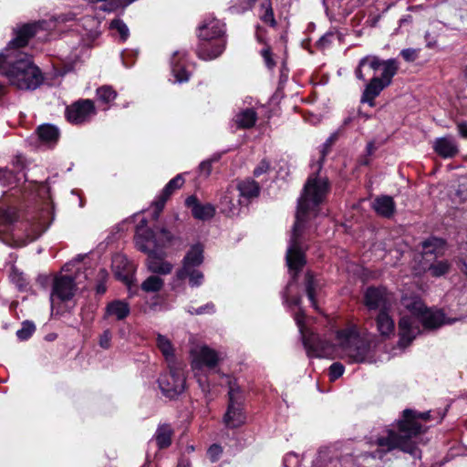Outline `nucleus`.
Returning a JSON list of instances; mask_svg holds the SVG:
<instances>
[{"label": "nucleus", "instance_id": "obj_1", "mask_svg": "<svg viewBox=\"0 0 467 467\" xmlns=\"http://www.w3.org/2000/svg\"><path fill=\"white\" fill-rule=\"evenodd\" d=\"M295 320L302 334L303 344L310 358H326L336 354L349 363L364 362L370 351L376 337L370 333L360 334L356 326H351L337 333V345L321 338L317 334L304 331V314H296Z\"/></svg>", "mask_w": 467, "mask_h": 467}, {"label": "nucleus", "instance_id": "obj_2", "mask_svg": "<svg viewBox=\"0 0 467 467\" xmlns=\"http://www.w3.org/2000/svg\"><path fill=\"white\" fill-rule=\"evenodd\" d=\"M329 192L327 178L320 177L317 173L311 174L304 186L301 196L297 202L296 222L292 229L290 244L286 252V263L291 271H294L293 281L306 265L305 253L302 248L301 236L306 223L315 218L319 212V205L326 199Z\"/></svg>", "mask_w": 467, "mask_h": 467}, {"label": "nucleus", "instance_id": "obj_3", "mask_svg": "<svg viewBox=\"0 0 467 467\" xmlns=\"http://www.w3.org/2000/svg\"><path fill=\"white\" fill-rule=\"evenodd\" d=\"M38 27L37 24L23 26L17 30L16 37L0 52V71L9 84L18 89H36L44 80L40 69L30 57L20 50L36 34Z\"/></svg>", "mask_w": 467, "mask_h": 467}, {"label": "nucleus", "instance_id": "obj_4", "mask_svg": "<svg viewBox=\"0 0 467 467\" xmlns=\"http://www.w3.org/2000/svg\"><path fill=\"white\" fill-rule=\"evenodd\" d=\"M429 419L430 411L418 412L411 409H406L397 421V431L388 430L387 436L378 438L376 444L384 448L385 451L399 449L414 458H420L421 451L413 439L423 432V427L419 420H428Z\"/></svg>", "mask_w": 467, "mask_h": 467}, {"label": "nucleus", "instance_id": "obj_5", "mask_svg": "<svg viewBox=\"0 0 467 467\" xmlns=\"http://www.w3.org/2000/svg\"><path fill=\"white\" fill-rule=\"evenodd\" d=\"M401 305L412 317L404 316L399 321L400 347H408L420 334V327L415 325L414 318L419 320L425 328H436L443 324V314L428 308L419 297L403 296Z\"/></svg>", "mask_w": 467, "mask_h": 467}, {"label": "nucleus", "instance_id": "obj_6", "mask_svg": "<svg viewBox=\"0 0 467 467\" xmlns=\"http://www.w3.org/2000/svg\"><path fill=\"white\" fill-rule=\"evenodd\" d=\"M145 226L146 221L142 220L137 226L135 240L138 248L149 254L147 259L149 270L155 274H170L172 265L162 259V250L171 241V234L165 229L153 232L146 229Z\"/></svg>", "mask_w": 467, "mask_h": 467}, {"label": "nucleus", "instance_id": "obj_7", "mask_svg": "<svg viewBox=\"0 0 467 467\" xmlns=\"http://www.w3.org/2000/svg\"><path fill=\"white\" fill-rule=\"evenodd\" d=\"M203 262V246L201 244H194L183 258L182 267L177 272L180 279H189L190 284L200 285L202 282V265Z\"/></svg>", "mask_w": 467, "mask_h": 467}, {"label": "nucleus", "instance_id": "obj_8", "mask_svg": "<svg viewBox=\"0 0 467 467\" xmlns=\"http://www.w3.org/2000/svg\"><path fill=\"white\" fill-rule=\"evenodd\" d=\"M226 46L225 25L213 19L206 25V59L222 55Z\"/></svg>", "mask_w": 467, "mask_h": 467}, {"label": "nucleus", "instance_id": "obj_9", "mask_svg": "<svg viewBox=\"0 0 467 467\" xmlns=\"http://www.w3.org/2000/svg\"><path fill=\"white\" fill-rule=\"evenodd\" d=\"M395 76V67L392 62L387 64L384 72L380 76L373 77L366 85L362 96L361 102L368 103L373 107L374 99L380 94V92L392 83V78Z\"/></svg>", "mask_w": 467, "mask_h": 467}, {"label": "nucleus", "instance_id": "obj_10", "mask_svg": "<svg viewBox=\"0 0 467 467\" xmlns=\"http://www.w3.org/2000/svg\"><path fill=\"white\" fill-rule=\"evenodd\" d=\"M394 295L383 286H368L364 292L363 303L369 311L391 310L394 304Z\"/></svg>", "mask_w": 467, "mask_h": 467}, {"label": "nucleus", "instance_id": "obj_11", "mask_svg": "<svg viewBox=\"0 0 467 467\" xmlns=\"http://www.w3.org/2000/svg\"><path fill=\"white\" fill-rule=\"evenodd\" d=\"M168 368L169 372L162 374L158 382L161 392L166 397L173 399L183 391L185 378L179 366Z\"/></svg>", "mask_w": 467, "mask_h": 467}, {"label": "nucleus", "instance_id": "obj_12", "mask_svg": "<svg viewBox=\"0 0 467 467\" xmlns=\"http://www.w3.org/2000/svg\"><path fill=\"white\" fill-rule=\"evenodd\" d=\"M189 360L199 385L204 377V342L202 336H191L189 339Z\"/></svg>", "mask_w": 467, "mask_h": 467}, {"label": "nucleus", "instance_id": "obj_13", "mask_svg": "<svg viewBox=\"0 0 467 467\" xmlns=\"http://www.w3.org/2000/svg\"><path fill=\"white\" fill-rule=\"evenodd\" d=\"M96 114L94 103L90 99H80L66 109V117L70 123L82 124Z\"/></svg>", "mask_w": 467, "mask_h": 467}, {"label": "nucleus", "instance_id": "obj_14", "mask_svg": "<svg viewBox=\"0 0 467 467\" xmlns=\"http://www.w3.org/2000/svg\"><path fill=\"white\" fill-rule=\"evenodd\" d=\"M76 291L74 280L70 276L59 275L54 279L52 292L50 295L51 308L57 301H68L70 300Z\"/></svg>", "mask_w": 467, "mask_h": 467}, {"label": "nucleus", "instance_id": "obj_15", "mask_svg": "<svg viewBox=\"0 0 467 467\" xmlns=\"http://www.w3.org/2000/svg\"><path fill=\"white\" fill-rule=\"evenodd\" d=\"M389 62H392V64L394 65L395 75H396L399 70V63L396 59L390 58V59H387V60H381L379 57H377L375 55H368V56L362 57L358 61V65L355 69V76L358 79L364 81V80H366V76L363 72L364 67L368 66L373 71L381 69L382 72H384L387 64Z\"/></svg>", "mask_w": 467, "mask_h": 467}, {"label": "nucleus", "instance_id": "obj_16", "mask_svg": "<svg viewBox=\"0 0 467 467\" xmlns=\"http://www.w3.org/2000/svg\"><path fill=\"white\" fill-rule=\"evenodd\" d=\"M184 182L185 180L183 178V174H178L165 185L162 192L157 197V199L153 202V218L155 220L158 219L169 197L177 189H180L183 185Z\"/></svg>", "mask_w": 467, "mask_h": 467}, {"label": "nucleus", "instance_id": "obj_17", "mask_svg": "<svg viewBox=\"0 0 467 467\" xmlns=\"http://www.w3.org/2000/svg\"><path fill=\"white\" fill-rule=\"evenodd\" d=\"M112 268L115 275L125 284L130 285L132 282V266L123 255L118 254L113 257Z\"/></svg>", "mask_w": 467, "mask_h": 467}, {"label": "nucleus", "instance_id": "obj_18", "mask_svg": "<svg viewBox=\"0 0 467 467\" xmlns=\"http://www.w3.org/2000/svg\"><path fill=\"white\" fill-rule=\"evenodd\" d=\"M435 152L442 158H452L458 151V145L451 137L438 138L433 145Z\"/></svg>", "mask_w": 467, "mask_h": 467}, {"label": "nucleus", "instance_id": "obj_19", "mask_svg": "<svg viewBox=\"0 0 467 467\" xmlns=\"http://www.w3.org/2000/svg\"><path fill=\"white\" fill-rule=\"evenodd\" d=\"M130 306L123 300H114L109 302L105 309V318L113 320H123L130 314Z\"/></svg>", "mask_w": 467, "mask_h": 467}, {"label": "nucleus", "instance_id": "obj_20", "mask_svg": "<svg viewBox=\"0 0 467 467\" xmlns=\"http://www.w3.org/2000/svg\"><path fill=\"white\" fill-rule=\"evenodd\" d=\"M389 311L379 312L375 318L377 330L383 337H389L395 330V323L389 315Z\"/></svg>", "mask_w": 467, "mask_h": 467}, {"label": "nucleus", "instance_id": "obj_21", "mask_svg": "<svg viewBox=\"0 0 467 467\" xmlns=\"http://www.w3.org/2000/svg\"><path fill=\"white\" fill-rule=\"evenodd\" d=\"M157 347L159 350L161 352L164 357L168 367H175L178 366L176 357H175V348L171 343V341L165 336L159 334L157 336L156 340Z\"/></svg>", "mask_w": 467, "mask_h": 467}, {"label": "nucleus", "instance_id": "obj_22", "mask_svg": "<svg viewBox=\"0 0 467 467\" xmlns=\"http://www.w3.org/2000/svg\"><path fill=\"white\" fill-rule=\"evenodd\" d=\"M244 406L228 405L223 420L229 428H238L245 422Z\"/></svg>", "mask_w": 467, "mask_h": 467}, {"label": "nucleus", "instance_id": "obj_23", "mask_svg": "<svg viewBox=\"0 0 467 467\" xmlns=\"http://www.w3.org/2000/svg\"><path fill=\"white\" fill-rule=\"evenodd\" d=\"M372 208L379 215L389 218L394 214L396 206L392 197L382 195L373 201Z\"/></svg>", "mask_w": 467, "mask_h": 467}, {"label": "nucleus", "instance_id": "obj_24", "mask_svg": "<svg viewBox=\"0 0 467 467\" xmlns=\"http://www.w3.org/2000/svg\"><path fill=\"white\" fill-rule=\"evenodd\" d=\"M26 180L23 167H17L16 173L7 168H0V183L3 186L16 187L20 182Z\"/></svg>", "mask_w": 467, "mask_h": 467}, {"label": "nucleus", "instance_id": "obj_25", "mask_svg": "<svg viewBox=\"0 0 467 467\" xmlns=\"http://www.w3.org/2000/svg\"><path fill=\"white\" fill-rule=\"evenodd\" d=\"M257 120V113L253 109H245L239 111L233 119L237 129L246 130L254 126Z\"/></svg>", "mask_w": 467, "mask_h": 467}, {"label": "nucleus", "instance_id": "obj_26", "mask_svg": "<svg viewBox=\"0 0 467 467\" xmlns=\"http://www.w3.org/2000/svg\"><path fill=\"white\" fill-rule=\"evenodd\" d=\"M184 55L181 52H175L171 58V71L176 82L182 83L189 79V72L182 61Z\"/></svg>", "mask_w": 467, "mask_h": 467}, {"label": "nucleus", "instance_id": "obj_27", "mask_svg": "<svg viewBox=\"0 0 467 467\" xmlns=\"http://www.w3.org/2000/svg\"><path fill=\"white\" fill-rule=\"evenodd\" d=\"M219 208L225 215L234 216L239 213L240 202H234L233 192L227 190L220 200Z\"/></svg>", "mask_w": 467, "mask_h": 467}, {"label": "nucleus", "instance_id": "obj_28", "mask_svg": "<svg viewBox=\"0 0 467 467\" xmlns=\"http://www.w3.org/2000/svg\"><path fill=\"white\" fill-rule=\"evenodd\" d=\"M237 189L240 192V196L248 200L259 196L261 190L258 182L251 178L239 182Z\"/></svg>", "mask_w": 467, "mask_h": 467}, {"label": "nucleus", "instance_id": "obj_29", "mask_svg": "<svg viewBox=\"0 0 467 467\" xmlns=\"http://www.w3.org/2000/svg\"><path fill=\"white\" fill-rule=\"evenodd\" d=\"M226 382L228 385V396H229V403L228 405H235V406H244V391L241 389L239 385L235 380H233L230 378H226Z\"/></svg>", "mask_w": 467, "mask_h": 467}, {"label": "nucleus", "instance_id": "obj_30", "mask_svg": "<svg viewBox=\"0 0 467 467\" xmlns=\"http://www.w3.org/2000/svg\"><path fill=\"white\" fill-rule=\"evenodd\" d=\"M36 132L39 140L43 143L48 145L55 144L59 136L58 130L55 126L49 124L39 126Z\"/></svg>", "mask_w": 467, "mask_h": 467}, {"label": "nucleus", "instance_id": "obj_31", "mask_svg": "<svg viewBox=\"0 0 467 467\" xmlns=\"http://www.w3.org/2000/svg\"><path fill=\"white\" fill-rule=\"evenodd\" d=\"M305 286L308 299L314 307H317L316 294L320 289V284L311 272H306L305 275Z\"/></svg>", "mask_w": 467, "mask_h": 467}, {"label": "nucleus", "instance_id": "obj_32", "mask_svg": "<svg viewBox=\"0 0 467 467\" xmlns=\"http://www.w3.org/2000/svg\"><path fill=\"white\" fill-rule=\"evenodd\" d=\"M260 15L259 17L261 21L269 25L272 27H275L277 26V22L275 18L274 10L272 7L271 0H263L260 5Z\"/></svg>", "mask_w": 467, "mask_h": 467}, {"label": "nucleus", "instance_id": "obj_33", "mask_svg": "<svg viewBox=\"0 0 467 467\" xmlns=\"http://www.w3.org/2000/svg\"><path fill=\"white\" fill-rule=\"evenodd\" d=\"M171 435L172 431L169 425L164 424L160 426L155 433V440L158 447L160 449L169 447L171 443Z\"/></svg>", "mask_w": 467, "mask_h": 467}, {"label": "nucleus", "instance_id": "obj_34", "mask_svg": "<svg viewBox=\"0 0 467 467\" xmlns=\"http://www.w3.org/2000/svg\"><path fill=\"white\" fill-rule=\"evenodd\" d=\"M258 0H234L229 7L232 14L242 15L250 11Z\"/></svg>", "mask_w": 467, "mask_h": 467}, {"label": "nucleus", "instance_id": "obj_35", "mask_svg": "<svg viewBox=\"0 0 467 467\" xmlns=\"http://www.w3.org/2000/svg\"><path fill=\"white\" fill-rule=\"evenodd\" d=\"M116 97L117 92L109 86H102L97 89V99L100 103L109 105Z\"/></svg>", "mask_w": 467, "mask_h": 467}, {"label": "nucleus", "instance_id": "obj_36", "mask_svg": "<svg viewBox=\"0 0 467 467\" xmlns=\"http://www.w3.org/2000/svg\"><path fill=\"white\" fill-rule=\"evenodd\" d=\"M163 280L156 275L149 276L142 284L141 289L145 292H159L163 286Z\"/></svg>", "mask_w": 467, "mask_h": 467}, {"label": "nucleus", "instance_id": "obj_37", "mask_svg": "<svg viewBox=\"0 0 467 467\" xmlns=\"http://www.w3.org/2000/svg\"><path fill=\"white\" fill-rule=\"evenodd\" d=\"M339 137V130L333 132L323 144V148L321 150V157L318 161L317 173L322 168L323 161L325 160L326 155L328 153L330 147L337 140Z\"/></svg>", "mask_w": 467, "mask_h": 467}, {"label": "nucleus", "instance_id": "obj_38", "mask_svg": "<svg viewBox=\"0 0 467 467\" xmlns=\"http://www.w3.org/2000/svg\"><path fill=\"white\" fill-rule=\"evenodd\" d=\"M185 204L191 208L192 215L197 219L204 218V206L200 204L194 196H190L186 199Z\"/></svg>", "mask_w": 467, "mask_h": 467}, {"label": "nucleus", "instance_id": "obj_39", "mask_svg": "<svg viewBox=\"0 0 467 467\" xmlns=\"http://www.w3.org/2000/svg\"><path fill=\"white\" fill-rule=\"evenodd\" d=\"M26 243L32 242L38 238L45 231L44 226L40 223H34L26 225Z\"/></svg>", "mask_w": 467, "mask_h": 467}, {"label": "nucleus", "instance_id": "obj_40", "mask_svg": "<svg viewBox=\"0 0 467 467\" xmlns=\"http://www.w3.org/2000/svg\"><path fill=\"white\" fill-rule=\"evenodd\" d=\"M223 359V357L221 353L206 347V370L213 368Z\"/></svg>", "mask_w": 467, "mask_h": 467}, {"label": "nucleus", "instance_id": "obj_41", "mask_svg": "<svg viewBox=\"0 0 467 467\" xmlns=\"http://www.w3.org/2000/svg\"><path fill=\"white\" fill-rule=\"evenodd\" d=\"M449 268L450 265L447 261H439L435 264H432L430 266L429 271L431 272V275L439 277L445 275L449 271Z\"/></svg>", "mask_w": 467, "mask_h": 467}, {"label": "nucleus", "instance_id": "obj_42", "mask_svg": "<svg viewBox=\"0 0 467 467\" xmlns=\"http://www.w3.org/2000/svg\"><path fill=\"white\" fill-rule=\"evenodd\" d=\"M443 241L439 238H430L422 243L425 254H434L436 250L442 247Z\"/></svg>", "mask_w": 467, "mask_h": 467}, {"label": "nucleus", "instance_id": "obj_43", "mask_svg": "<svg viewBox=\"0 0 467 467\" xmlns=\"http://www.w3.org/2000/svg\"><path fill=\"white\" fill-rule=\"evenodd\" d=\"M110 28L115 29L120 35L122 40H126L129 36V28L128 26L119 19L112 20L110 23Z\"/></svg>", "mask_w": 467, "mask_h": 467}, {"label": "nucleus", "instance_id": "obj_44", "mask_svg": "<svg viewBox=\"0 0 467 467\" xmlns=\"http://www.w3.org/2000/svg\"><path fill=\"white\" fill-rule=\"evenodd\" d=\"M260 54L263 57L265 64L268 68H274L275 67L276 63L273 58V53L270 45H266V47H264L260 51Z\"/></svg>", "mask_w": 467, "mask_h": 467}, {"label": "nucleus", "instance_id": "obj_45", "mask_svg": "<svg viewBox=\"0 0 467 467\" xmlns=\"http://www.w3.org/2000/svg\"><path fill=\"white\" fill-rule=\"evenodd\" d=\"M35 331V326L31 323H23L22 328L16 331V336L21 340L27 339Z\"/></svg>", "mask_w": 467, "mask_h": 467}, {"label": "nucleus", "instance_id": "obj_46", "mask_svg": "<svg viewBox=\"0 0 467 467\" xmlns=\"http://www.w3.org/2000/svg\"><path fill=\"white\" fill-rule=\"evenodd\" d=\"M17 218V212L14 208H8L0 213V221L13 223Z\"/></svg>", "mask_w": 467, "mask_h": 467}, {"label": "nucleus", "instance_id": "obj_47", "mask_svg": "<svg viewBox=\"0 0 467 467\" xmlns=\"http://www.w3.org/2000/svg\"><path fill=\"white\" fill-rule=\"evenodd\" d=\"M345 368L339 362H335L329 367V377L331 380H336L344 373Z\"/></svg>", "mask_w": 467, "mask_h": 467}, {"label": "nucleus", "instance_id": "obj_48", "mask_svg": "<svg viewBox=\"0 0 467 467\" xmlns=\"http://www.w3.org/2000/svg\"><path fill=\"white\" fill-rule=\"evenodd\" d=\"M207 454L211 462H217L223 454V448L219 444H213L209 447Z\"/></svg>", "mask_w": 467, "mask_h": 467}, {"label": "nucleus", "instance_id": "obj_49", "mask_svg": "<svg viewBox=\"0 0 467 467\" xmlns=\"http://www.w3.org/2000/svg\"><path fill=\"white\" fill-rule=\"evenodd\" d=\"M112 334L109 329L105 330L99 337V344L102 348L108 349L110 347Z\"/></svg>", "mask_w": 467, "mask_h": 467}, {"label": "nucleus", "instance_id": "obj_50", "mask_svg": "<svg viewBox=\"0 0 467 467\" xmlns=\"http://www.w3.org/2000/svg\"><path fill=\"white\" fill-rule=\"evenodd\" d=\"M270 170V163L265 159L262 160L259 164L254 170V175L259 177L264 173H266Z\"/></svg>", "mask_w": 467, "mask_h": 467}, {"label": "nucleus", "instance_id": "obj_51", "mask_svg": "<svg viewBox=\"0 0 467 467\" xmlns=\"http://www.w3.org/2000/svg\"><path fill=\"white\" fill-rule=\"evenodd\" d=\"M265 30L261 26H256L255 27V39L259 44L264 45V47H266V45H269L265 36Z\"/></svg>", "mask_w": 467, "mask_h": 467}, {"label": "nucleus", "instance_id": "obj_52", "mask_svg": "<svg viewBox=\"0 0 467 467\" xmlns=\"http://www.w3.org/2000/svg\"><path fill=\"white\" fill-rule=\"evenodd\" d=\"M400 55L406 61L412 62L417 58L418 52L413 48H406L401 50Z\"/></svg>", "mask_w": 467, "mask_h": 467}, {"label": "nucleus", "instance_id": "obj_53", "mask_svg": "<svg viewBox=\"0 0 467 467\" xmlns=\"http://www.w3.org/2000/svg\"><path fill=\"white\" fill-rule=\"evenodd\" d=\"M335 34L332 33V32H328L327 34H325L318 41V44L325 47H327V45H329L332 41V38L334 37Z\"/></svg>", "mask_w": 467, "mask_h": 467}, {"label": "nucleus", "instance_id": "obj_54", "mask_svg": "<svg viewBox=\"0 0 467 467\" xmlns=\"http://www.w3.org/2000/svg\"><path fill=\"white\" fill-rule=\"evenodd\" d=\"M457 130L459 135L467 140V122L466 121H461L457 123Z\"/></svg>", "mask_w": 467, "mask_h": 467}, {"label": "nucleus", "instance_id": "obj_55", "mask_svg": "<svg viewBox=\"0 0 467 467\" xmlns=\"http://www.w3.org/2000/svg\"><path fill=\"white\" fill-rule=\"evenodd\" d=\"M214 213L215 208L213 205L206 203V219L213 217Z\"/></svg>", "mask_w": 467, "mask_h": 467}, {"label": "nucleus", "instance_id": "obj_56", "mask_svg": "<svg viewBox=\"0 0 467 467\" xmlns=\"http://www.w3.org/2000/svg\"><path fill=\"white\" fill-rule=\"evenodd\" d=\"M376 150L374 142H368L367 145V152L368 154H372L374 150Z\"/></svg>", "mask_w": 467, "mask_h": 467}, {"label": "nucleus", "instance_id": "obj_57", "mask_svg": "<svg viewBox=\"0 0 467 467\" xmlns=\"http://www.w3.org/2000/svg\"><path fill=\"white\" fill-rule=\"evenodd\" d=\"M204 28V26L203 25H200L197 28V32H198V36L201 38L202 37V30Z\"/></svg>", "mask_w": 467, "mask_h": 467}, {"label": "nucleus", "instance_id": "obj_58", "mask_svg": "<svg viewBox=\"0 0 467 467\" xmlns=\"http://www.w3.org/2000/svg\"><path fill=\"white\" fill-rule=\"evenodd\" d=\"M301 303V298L300 297H296L295 298L291 304L295 305V306H298L299 304Z\"/></svg>", "mask_w": 467, "mask_h": 467}, {"label": "nucleus", "instance_id": "obj_59", "mask_svg": "<svg viewBox=\"0 0 467 467\" xmlns=\"http://www.w3.org/2000/svg\"><path fill=\"white\" fill-rule=\"evenodd\" d=\"M97 291H98V293H104L105 287L102 285H98Z\"/></svg>", "mask_w": 467, "mask_h": 467}, {"label": "nucleus", "instance_id": "obj_60", "mask_svg": "<svg viewBox=\"0 0 467 467\" xmlns=\"http://www.w3.org/2000/svg\"><path fill=\"white\" fill-rule=\"evenodd\" d=\"M5 87L0 82V96L5 93Z\"/></svg>", "mask_w": 467, "mask_h": 467}, {"label": "nucleus", "instance_id": "obj_61", "mask_svg": "<svg viewBox=\"0 0 467 467\" xmlns=\"http://www.w3.org/2000/svg\"><path fill=\"white\" fill-rule=\"evenodd\" d=\"M205 308H206V313L209 312L210 310L213 311V305L210 306L209 305L206 304Z\"/></svg>", "mask_w": 467, "mask_h": 467}, {"label": "nucleus", "instance_id": "obj_62", "mask_svg": "<svg viewBox=\"0 0 467 467\" xmlns=\"http://www.w3.org/2000/svg\"><path fill=\"white\" fill-rule=\"evenodd\" d=\"M463 74H464L465 78H467V66L463 69Z\"/></svg>", "mask_w": 467, "mask_h": 467}, {"label": "nucleus", "instance_id": "obj_63", "mask_svg": "<svg viewBox=\"0 0 467 467\" xmlns=\"http://www.w3.org/2000/svg\"><path fill=\"white\" fill-rule=\"evenodd\" d=\"M203 165H204V162H203V161H202V162L200 163V167L202 168Z\"/></svg>", "mask_w": 467, "mask_h": 467}]
</instances>
